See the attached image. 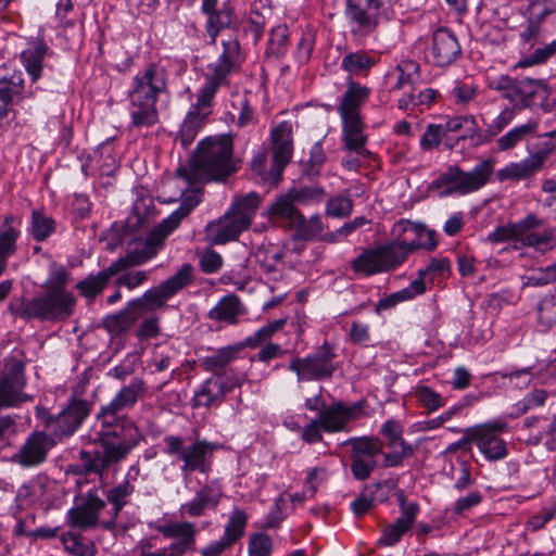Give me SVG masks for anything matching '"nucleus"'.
Segmentation results:
<instances>
[{"label": "nucleus", "mask_w": 556, "mask_h": 556, "mask_svg": "<svg viewBox=\"0 0 556 556\" xmlns=\"http://www.w3.org/2000/svg\"><path fill=\"white\" fill-rule=\"evenodd\" d=\"M200 202L201 195L199 191H192L190 194L185 195L179 207L163 219L149 235L141 250L128 252L125 256L115 260L108 268L97 274L88 275L76 283L75 289L83 298L89 301L93 300L102 293L115 275L129 267L147 263L156 255L165 238L180 225L181 220L188 216Z\"/></svg>", "instance_id": "obj_1"}, {"label": "nucleus", "mask_w": 556, "mask_h": 556, "mask_svg": "<svg viewBox=\"0 0 556 556\" xmlns=\"http://www.w3.org/2000/svg\"><path fill=\"white\" fill-rule=\"evenodd\" d=\"M240 161L233 154V141L228 135L210 136L197 147L188 167H179L177 176L192 184L198 178L226 181L239 170Z\"/></svg>", "instance_id": "obj_2"}, {"label": "nucleus", "mask_w": 556, "mask_h": 556, "mask_svg": "<svg viewBox=\"0 0 556 556\" xmlns=\"http://www.w3.org/2000/svg\"><path fill=\"white\" fill-rule=\"evenodd\" d=\"M99 429L94 442L106 452L109 458L119 463L137 447L142 434L136 424L126 415L97 414Z\"/></svg>", "instance_id": "obj_3"}, {"label": "nucleus", "mask_w": 556, "mask_h": 556, "mask_svg": "<svg viewBox=\"0 0 556 556\" xmlns=\"http://www.w3.org/2000/svg\"><path fill=\"white\" fill-rule=\"evenodd\" d=\"M75 305V295L66 289L45 288L37 296L11 303L9 309L24 319L61 321L74 314Z\"/></svg>", "instance_id": "obj_4"}, {"label": "nucleus", "mask_w": 556, "mask_h": 556, "mask_svg": "<svg viewBox=\"0 0 556 556\" xmlns=\"http://www.w3.org/2000/svg\"><path fill=\"white\" fill-rule=\"evenodd\" d=\"M543 225L544 219L542 217L529 213L516 223L496 227L488 235V240L492 243L514 240L523 247L547 252L556 247V236L555 230L551 227L536 231Z\"/></svg>", "instance_id": "obj_5"}, {"label": "nucleus", "mask_w": 556, "mask_h": 556, "mask_svg": "<svg viewBox=\"0 0 556 556\" xmlns=\"http://www.w3.org/2000/svg\"><path fill=\"white\" fill-rule=\"evenodd\" d=\"M495 161L484 159L465 172L458 165H450L432 182L431 188L440 190L441 195H467L483 188L494 172Z\"/></svg>", "instance_id": "obj_6"}, {"label": "nucleus", "mask_w": 556, "mask_h": 556, "mask_svg": "<svg viewBox=\"0 0 556 556\" xmlns=\"http://www.w3.org/2000/svg\"><path fill=\"white\" fill-rule=\"evenodd\" d=\"M155 530L165 539H175L168 546L156 548L157 536L140 540L137 543L139 556H185L195 549L197 529L190 521H170L156 525Z\"/></svg>", "instance_id": "obj_7"}, {"label": "nucleus", "mask_w": 556, "mask_h": 556, "mask_svg": "<svg viewBox=\"0 0 556 556\" xmlns=\"http://www.w3.org/2000/svg\"><path fill=\"white\" fill-rule=\"evenodd\" d=\"M489 87L497 91L502 98L513 104L511 108L521 111L535 106V99H546L549 88L543 79L529 77L514 78L508 75H500L490 80Z\"/></svg>", "instance_id": "obj_8"}, {"label": "nucleus", "mask_w": 556, "mask_h": 556, "mask_svg": "<svg viewBox=\"0 0 556 556\" xmlns=\"http://www.w3.org/2000/svg\"><path fill=\"white\" fill-rule=\"evenodd\" d=\"M163 442L165 444L164 453L182 462L180 470L184 473L208 472L212 467L213 453L218 448V444L200 439L185 445L184 438L179 435H166Z\"/></svg>", "instance_id": "obj_9"}, {"label": "nucleus", "mask_w": 556, "mask_h": 556, "mask_svg": "<svg viewBox=\"0 0 556 556\" xmlns=\"http://www.w3.org/2000/svg\"><path fill=\"white\" fill-rule=\"evenodd\" d=\"M341 118V143L346 154L341 165L349 170H357L370 160L372 153L367 149L368 135L362 117Z\"/></svg>", "instance_id": "obj_10"}, {"label": "nucleus", "mask_w": 556, "mask_h": 556, "mask_svg": "<svg viewBox=\"0 0 556 556\" xmlns=\"http://www.w3.org/2000/svg\"><path fill=\"white\" fill-rule=\"evenodd\" d=\"M403 252L389 242L364 249L359 255L352 260L351 268L354 273L365 277L389 273L403 264Z\"/></svg>", "instance_id": "obj_11"}, {"label": "nucleus", "mask_w": 556, "mask_h": 556, "mask_svg": "<svg viewBox=\"0 0 556 556\" xmlns=\"http://www.w3.org/2000/svg\"><path fill=\"white\" fill-rule=\"evenodd\" d=\"M193 279L192 265L184 264L175 275L161 282L157 287L149 289L141 299L134 300L131 303L140 312V315L143 311L159 309L165 305L167 300L189 287Z\"/></svg>", "instance_id": "obj_12"}, {"label": "nucleus", "mask_w": 556, "mask_h": 556, "mask_svg": "<svg viewBox=\"0 0 556 556\" xmlns=\"http://www.w3.org/2000/svg\"><path fill=\"white\" fill-rule=\"evenodd\" d=\"M223 52L216 62L208 65L210 73L205 75L204 84L197 94L214 102L215 96L220 86L228 84V76L233 71L235 63L239 56V42L236 39L223 41Z\"/></svg>", "instance_id": "obj_13"}, {"label": "nucleus", "mask_w": 556, "mask_h": 556, "mask_svg": "<svg viewBox=\"0 0 556 556\" xmlns=\"http://www.w3.org/2000/svg\"><path fill=\"white\" fill-rule=\"evenodd\" d=\"M334 358L336 353L330 344L324 342L314 353L305 357L293 358L289 364V369L296 374L299 381L329 379L336 370Z\"/></svg>", "instance_id": "obj_14"}, {"label": "nucleus", "mask_w": 556, "mask_h": 556, "mask_svg": "<svg viewBox=\"0 0 556 556\" xmlns=\"http://www.w3.org/2000/svg\"><path fill=\"white\" fill-rule=\"evenodd\" d=\"M351 446V471L358 481L370 477L377 468L376 457L382 453V442L375 437H353L342 443Z\"/></svg>", "instance_id": "obj_15"}, {"label": "nucleus", "mask_w": 556, "mask_h": 556, "mask_svg": "<svg viewBox=\"0 0 556 556\" xmlns=\"http://www.w3.org/2000/svg\"><path fill=\"white\" fill-rule=\"evenodd\" d=\"M391 235L393 238L391 241L392 245L404 253L403 263L412 252L418 249L431 251L437 247L432 231L408 219H401L395 223L392 227Z\"/></svg>", "instance_id": "obj_16"}, {"label": "nucleus", "mask_w": 556, "mask_h": 556, "mask_svg": "<svg viewBox=\"0 0 556 556\" xmlns=\"http://www.w3.org/2000/svg\"><path fill=\"white\" fill-rule=\"evenodd\" d=\"M90 408L86 400H73L58 415H48L45 427L56 441L74 434L89 415Z\"/></svg>", "instance_id": "obj_17"}, {"label": "nucleus", "mask_w": 556, "mask_h": 556, "mask_svg": "<svg viewBox=\"0 0 556 556\" xmlns=\"http://www.w3.org/2000/svg\"><path fill=\"white\" fill-rule=\"evenodd\" d=\"M365 401L346 404L342 401L333 402L318 414V421L327 433L349 432L351 422L364 416Z\"/></svg>", "instance_id": "obj_18"}, {"label": "nucleus", "mask_w": 556, "mask_h": 556, "mask_svg": "<svg viewBox=\"0 0 556 556\" xmlns=\"http://www.w3.org/2000/svg\"><path fill=\"white\" fill-rule=\"evenodd\" d=\"M167 88V72L164 66L150 63L132 77L128 96L159 101Z\"/></svg>", "instance_id": "obj_19"}, {"label": "nucleus", "mask_w": 556, "mask_h": 556, "mask_svg": "<svg viewBox=\"0 0 556 556\" xmlns=\"http://www.w3.org/2000/svg\"><path fill=\"white\" fill-rule=\"evenodd\" d=\"M394 0H346L345 16L356 31L369 34L379 24L380 14L392 5Z\"/></svg>", "instance_id": "obj_20"}, {"label": "nucleus", "mask_w": 556, "mask_h": 556, "mask_svg": "<svg viewBox=\"0 0 556 556\" xmlns=\"http://www.w3.org/2000/svg\"><path fill=\"white\" fill-rule=\"evenodd\" d=\"M555 150V143L543 141L536 151L519 162H510L496 172L500 181L523 180L536 174Z\"/></svg>", "instance_id": "obj_21"}, {"label": "nucleus", "mask_w": 556, "mask_h": 556, "mask_svg": "<svg viewBox=\"0 0 556 556\" xmlns=\"http://www.w3.org/2000/svg\"><path fill=\"white\" fill-rule=\"evenodd\" d=\"M25 384L24 364L15 358L9 361L0 378V409L29 401L23 393Z\"/></svg>", "instance_id": "obj_22"}, {"label": "nucleus", "mask_w": 556, "mask_h": 556, "mask_svg": "<svg viewBox=\"0 0 556 556\" xmlns=\"http://www.w3.org/2000/svg\"><path fill=\"white\" fill-rule=\"evenodd\" d=\"M202 97L197 94L195 102L191 105L182 121L180 130L176 137V141H179L184 148H188L194 141L213 113L214 102L207 99L205 102H202Z\"/></svg>", "instance_id": "obj_23"}, {"label": "nucleus", "mask_w": 556, "mask_h": 556, "mask_svg": "<svg viewBox=\"0 0 556 556\" xmlns=\"http://www.w3.org/2000/svg\"><path fill=\"white\" fill-rule=\"evenodd\" d=\"M380 433L387 439L388 446L393 448V452L383 454V467H399L405 458L413 456L414 447L403 439V427L399 421L388 419L381 426Z\"/></svg>", "instance_id": "obj_24"}, {"label": "nucleus", "mask_w": 556, "mask_h": 556, "mask_svg": "<svg viewBox=\"0 0 556 556\" xmlns=\"http://www.w3.org/2000/svg\"><path fill=\"white\" fill-rule=\"evenodd\" d=\"M105 507V502L96 491H89L80 496L74 507L67 511L68 523L79 529L94 528L99 521V514Z\"/></svg>", "instance_id": "obj_25"}, {"label": "nucleus", "mask_w": 556, "mask_h": 556, "mask_svg": "<svg viewBox=\"0 0 556 556\" xmlns=\"http://www.w3.org/2000/svg\"><path fill=\"white\" fill-rule=\"evenodd\" d=\"M56 444L55 440L43 431L33 432L14 455V460L22 467H36L41 465L49 451Z\"/></svg>", "instance_id": "obj_26"}, {"label": "nucleus", "mask_w": 556, "mask_h": 556, "mask_svg": "<svg viewBox=\"0 0 556 556\" xmlns=\"http://www.w3.org/2000/svg\"><path fill=\"white\" fill-rule=\"evenodd\" d=\"M273 141L274 176L282 177L285 167L292 156V126L289 122H281L270 132Z\"/></svg>", "instance_id": "obj_27"}, {"label": "nucleus", "mask_w": 556, "mask_h": 556, "mask_svg": "<svg viewBox=\"0 0 556 556\" xmlns=\"http://www.w3.org/2000/svg\"><path fill=\"white\" fill-rule=\"evenodd\" d=\"M420 78V64L415 60L403 59L386 73L384 84L389 92L401 91L406 87L415 90Z\"/></svg>", "instance_id": "obj_28"}, {"label": "nucleus", "mask_w": 556, "mask_h": 556, "mask_svg": "<svg viewBox=\"0 0 556 556\" xmlns=\"http://www.w3.org/2000/svg\"><path fill=\"white\" fill-rule=\"evenodd\" d=\"M460 51V45L453 31L442 27L433 33L430 54L437 66L444 67L452 64L458 58Z\"/></svg>", "instance_id": "obj_29"}, {"label": "nucleus", "mask_w": 556, "mask_h": 556, "mask_svg": "<svg viewBox=\"0 0 556 556\" xmlns=\"http://www.w3.org/2000/svg\"><path fill=\"white\" fill-rule=\"evenodd\" d=\"M262 215L274 224L292 229L303 220V214L298 210L296 202L289 191L277 195Z\"/></svg>", "instance_id": "obj_30"}, {"label": "nucleus", "mask_w": 556, "mask_h": 556, "mask_svg": "<svg viewBox=\"0 0 556 556\" xmlns=\"http://www.w3.org/2000/svg\"><path fill=\"white\" fill-rule=\"evenodd\" d=\"M147 384L141 378H134L131 381L124 386L110 403L103 405L99 412L108 413L111 415H123L125 410L131 409L138 400L146 393Z\"/></svg>", "instance_id": "obj_31"}, {"label": "nucleus", "mask_w": 556, "mask_h": 556, "mask_svg": "<svg viewBox=\"0 0 556 556\" xmlns=\"http://www.w3.org/2000/svg\"><path fill=\"white\" fill-rule=\"evenodd\" d=\"M243 231L244 228L227 211L216 220L207 223L204 228L205 240L211 245L236 241Z\"/></svg>", "instance_id": "obj_32"}, {"label": "nucleus", "mask_w": 556, "mask_h": 556, "mask_svg": "<svg viewBox=\"0 0 556 556\" xmlns=\"http://www.w3.org/2000/svg\"><path fill=\"white\" fill-rule=\"evenodd\" d=\"M369 96L370 89L367 86L350 79L337 109L340 117H362V105Z\"/></svg>", "instance_id": "obj_33"}, {"label": "nucleus", "mask_w": 556, "mask_h": 556, "mask_svg": "<svg viewBox=\"0 0 556 556\" xmlns=\"http://www.w3.org/2000/svg\"><path fill=\"white\" fill-rule=\"evenodd\" d=\"M222 490L214 482L205 484L197 491L194 497L180 506V513L188 517H200L205 509H214L222 498Z\"/></svg>", "instance_id": "obj_34"}, {"label": "nucleus", "mask_w": 556, "mask_h": 556, "mask_svg": "<svg viewBox=\"0 0 556 556\" xmlns=\"http://www.w3.org/2000/svg\"><path fill=\"white\" fill-rule=\"evenodd\" d=\"M263 201L255 191L245 194H236L227 212L247 230Z\"/></svg>", "instance_id": "obj_35"}, {"label": "nucleus", "mask_w": 556, "mask_h": 556, "mask_svg": "<svg viewBox=\"0 0 556 556\" xmlns=\"http://www.w3.org/2000/svg\"><path fill=\"white\" fill-rule=\"evenodd\" d=\"M218 0H203L201 10L207 15L206 30L214 42L219 31L229 27L233 23V11L230 5L224 3L220 9H216Z\"/></svg>", "instance_id": "obj_36"}, {"label": "nucleus", "mask_w": 556, "mask_h": 556, "mask_svg": "<svg viewBox=\"0 0 556 556\" xmlns=\"http://www.w3.org/2000/svg\"><path fill=\"white\" fill-rule=\"evenodd\" d=\"M130 126L149 128L159 123L157 101L128 96Z\"/></svg>", "instance_id": "obj_37"}, {"label": "nucleus", "mask_w": 556, "mask_h": 556, "mask_svg": "<svg viewBox=\"0 0 556 556\" xmlns=\"http://www.w3.org/2000/svg\"><path fill=\"white\" fill-rule=\"evenodd\" d=\"M247 313L240 298L233 293L223 296L217 304L210 309L207 317L217 323L237 325L241 316Z\"/></svg>", "instance_id": "obj_38"}, {"label": "nucleus", "mask_w": 556, "mask_h": 556, "mask_svg": "<svg viewBox=\"0 0 556 556\" xmlns=\"http://www.w3.org/2000/svg\"><path fill=\"white\" fill-rule=\"evenodd\" d=\"M117 464L113 458L106 456L104 450L86 451L81 450L78 455V463L73 465V472L76 475H99L101 476L112 465Z\"/></svg>", "instance_id": "obj_39"}, {"label": "nucleus", "mask_w": 556, "mask_h": 556, "mask_svg": "<svg viewBox=\"0 0 556 556\" xmlns=\"http://www.w3.org/2000/svg\"><path fill=\"white\" fill-rule=\"evenodd\" d=\"M473 443L490 462L505 458L508 454L506 443L498 435L486 429H473Z\"/></svg>", "instance_id": "obj_40"}, {"label": "nucleus", "mask_w": 556, "mask_h": 556, "mask_svg": "<svg viewBox=\"0 0 556 556\" xmlns=\"http://www.w3.org/2000/svg\"><path fill=\"white\" fill-rule=\"evenodd\" d=\"M139 475L140 467L138 464H134L128 468L125 479L109 490L106 497L109 503L112 504L115 515L123 509L127 504L126 498L134 493V482L138 479Z\"/></svg>", "instance_id": "obj_41"}, {"label": "nucleus", "mask_w": 556, "mask_h": 556, "mask_svg": "<svg viewBox=\"0 0 556 556\" xmlns=\"http://www.w3.org/2000/svg\"><path fill=\"white\" fill-rule=\"evenodd\" d=\"M241 350L239 345H228L216 350L212 355L200 358L203 370L213 372V376L224 377L226 367L232 363Z\"/></svg>", "instance_id": "obj_42"}, {"label": "nucleus", "mask_w": 556, "mask_h": 556, "mask_svg": "<svg viewBox=\"0 0 556 556\" xmlns=\"http://www.w3.org/2000/svg\"><path fill=\"white\" fill-rule=\"evenodd\" d=\"M50 52L42 40H36L21 53V61L33 83L41 77L42 62Z\"/></svg>", "instance_id": "obj_43"}, {"label": "nucleus", "mask_w": 556, "mask_h": 556, "mask_svg": "<svg viewBox=\"0 0 556 556\" xmlns=\"http://www.w3.org/2000/svg\"><path fill=\"white\" fill-rule=\"evenodd\" d=\"M24 79L21 72L0 77V119L9 113L10 105L23 91Z\"/></svg>", "instance_id": "obj_44"}, {"label": "nucleus", "mask_w": 556, "mask_h": 556, "mask_svg": "<svg viewBox=\"0 0 556 556\" xmlns=\"http://www.w3.org/2000/svg\"><path fill=\"white\" fill-rule=\"evenodd\" d=\"M13 222L14 216L8 215L0 226V276L7 268L9 257L15 253L16 241L21 235V231L12 226Z\"/></svg>", "instance_id": "obj_45"}, {"label": "nucleus", "mask_w": 556, "mask_h": 556, "mask_svg": "<svg viewBox=\"0 0 556 556\" xmlns=\"http://www.w3.org/2000/svg\"><path fill=\"white\" fill-rule=\"evenodd\" d=\"M538 128L539 121L534 118H530L527 123L513 127L496 139L497 150L501 152L513 150L528 137L536 134Z\"/></svg>", "instance_id": "obj_46"}, {"label": "nucleus", "mask_w": 556, "mask_h": 556, "mask_svg": "<svg viewBox=\"0 0 556 556\" xmlns=\"http://www.w3.org/2000/svg\"><path fill=\"white\" fill-rule=\"evenodd\" d=\"M140 312H138L134 304L130 302L127 308L117 314L108 316L104 319L105 329L114 336H119L127 332L135 323L139 319Z\"/></svg>", "instance_id": "obj_47"}, {"label": "nucleus", "mask_w": 556, "mask_h": 556, "mask_svg": "<svg viewBox=\"0 0 556 556\" xmlns=\"http://www.w3.org/2000/svg\"><path fill=\"white\" fill-rule=\"evenodd\" d=\"M376 60L366 51L346 53L341 61V68L350 75H367Z\"/></svg>", "instance_id": "obj_48"}, {"label": "nucleus", "mask_w": 556, "mask_h": 556, "mask_svg": "<svg viewBox=\"0 0 556 556\" xmlns=\"http://www.w3.org/2000/svg\"><path fill=\"white\" fill-rule=\"evenodd\" d=\"M56 229L55 220L43 211L34 210L31 212L28 231L38 242L47 240Z\"/></svg>", "instance_id": "obj_49"}, {"label": "nucleus", "mask_w": 556, "mask_h": 556, "mask_svg": "<svg viewBox=\"0 0 556 556\" xmlns=\"http://www.w3.org/2000/svg\"><path fill=\"white\" fill-rule=\"evenodd\" d=\"M64 549L72 556H94L97 548L93 542L81 534L67 532L61 535Z\"/></svg>", "instance_id": "obj_50"}, {"label": "nucleus", "mask_w": 556, "mask_h": 556, "mask_svg": "<svg viewBox=\"0 0 556 556\" xmlns=\"http://www.w3.org/2000/svg\"><path fill=\"white\" fill-rule=\"evenodd\" d=\"M441 127L444 130V136L448 132H458L463 128H466V131L460 135L457 140L477 138V141L479 142L480 132L477 131V122L472 115H464L450 118L445 124H441Z\"/></svg>", "instance_id": "obj_51"}, {"label": "nucleus", "mask_w": 556, "mask_h": 556, "mask_svg": "<svg viewBox=\"0 0 556 556\" xmlns=\"http://www.w3.org/2000/svg\"><path fill=\"white\" fill-rule=\"evenodd\" d=\"M251 170L258 178L260 182L268 184L271 186H276L281 177L274 176V163L271 162L270 167L267 168V150L261 149L258 150L252 161H251Z\"/></svg>", "instance_id": "obj_52"}, {"label": "nucleus", "mask_w": 556, "mask_h": 556, "mask_svg": "<svg viewBox=\"0 0 556 556\" xmlns=\"http://www.w3.org/2000/svg\"><path fill=\"white\" fill-rule=\"evenodd\" d=\"M516 108L506 106L503 109L488 126L485 134H479V143L490 141L492 138L498 136L507 126H509L517 114Z\"/></svg>", "instance_id": "obj_53"}, {"label": "nucleus", "mask_w": 556, "mask_h": 556, "mask_svg": "<svg viewBox=\"0 0 556 556\" xmlns=\"http://www.w3.org/2000/svg\"><path fill=\"white\" fill-rule=\"evenodd\" d=\"M451 274V262L446 257H433L425 268L418 270V279L426 285L427 281L433 282L435 279H446Z\"/></svg>", "instance_id": "obj_54"}, {"label": "nucleus", "mask_w": 556, "mask_h": 556, "mask_svg": "<svg viewBox=\"0 0 556 556\" xmlns=\"http://www.w3.org/2000/svg\"><path fill=\"white\" fill-rule=\"evenodd\" d=\"M248 516L241 509H235L225 526L222 539L231 547L243 536L247 527Z\"/></svg>", "instance_id": "obj_55"}, {"label": "nucleus", "mask_w": 556, "mask_h": 556, "mask_svg": "<svg viewBox=\"0 0 556 556\" xmlns=\"http://www.w3.org/2000/svg\"><path fill=\"white\" fill-rule=\"evenodd\" d=\"M547 397L548 394L545 390L534 389L514 404L510 416L513 418H518L531 409L542 407L545 405Z\"/></svg>", "instance_id": "obj_56"}, {"label": "nucleus", "mask_w": 556, "mask_h": 556, "mask_svg": "<svg viewBox=\"0 0 556 556\" xmlns=\"http://www.w3.org/2000/svg\"><path fill=\"white\" fill-rule=\"evenodd\" d=\"M556 53V39L543 47L536 48L531 54L522 56L515 65L516 68H527L546 63Z\"/></svg>", "instance_id": "obj_57"}, {"label": "nucleus", "mask_w": 556, "mask_h": 556, "mask_svg": "<svg viewBox=\"0 0 556 556\" xmlns=\"http://www.w3.org/2000/svg\"><path fill=\"white\" fill-rule=\"evenodd\" d=\"M503 380L516 389L523 390L528 388L532 380H538V372L533 367H526L514 371H497Z\"/></svg>", "instance_id": "obj_58"}, {"label": "nucleus", "mask_w": 556, "mask_h": 556, "mask_svg": "<svg viewBox=\"0 0 556 556\" xmlns=\"http://www.w3.org/2000/svg\"><path fill=\"white\" fill-rule=\"evenodd\" d=\"M193 407H211L219 406L222 400L217 394L216 389L213 387L212 378H207L200 388L195 391L192 399Z\"/></svg>", "instance_id": "obj_59"}, {"label": "nucleus", "mask_w": 556, "mask_h": 556, "mask_svg": "<svg viewBox=\"0 0 556 556\" xmlns=\"http://www.w3.org/2000/svg\"><path fill=\"white\" fill-rule=\"evenodd\" d=\"M286 318H280L268 323L255 331L252 336L248 337L244 341V345L254 349L262 343L267 342L276 332L280 331L286 326Z\"/></svg>", "instance_id": "obj_60"}, {"label": "nucleus", "mask_w": 556, "mask_h": 556, "mask_svg": "<svg viewBox=\"0 0 556 556\" xmlns=\"http://www.w3.org/2000/svg\"><path fill=\"white\" fill-rule=\"evenodd\" d=\"M353 211V200L348 193H341L328 200L326 205L327 215L333 218L348 217Z\"/></svg>", "instance_id": "obj_61"}, {"label": "nucleus", "mask_w": 556, "mask_h": 556, "mask_svg": "<svg viewBox=\"0 0 556 556\" xmlns=\"http://www.w3.org/2000/svg\"><path fill=\"white\" fill-rule=\"evenodd\" d=\"M289 31L286 25L273 27L268 39L267 53L274 56L282 55L287 50Z\"/></svg>", "instance_id": "obj_62"}, {"label": "nucleus", "mask_w": 556, "mask_h": 556, "mask_svg": "<svg viewBox=\"0 0 556 556\" xmlns=\"http://www.w3.org/2000/svg\"><path fill=\"white\" fill-rule=\"evenodd\" d=\"M382 488V483L376 482L365 486L364 492L351 503V509L355 515L362 516L368 513L375 503L374 494Z\"/></svg>", "instance_id": "obj_63"}, {"label": "nucleus", "mask_w": 556, "mask_h": 556, "mask_svg": "<svg viewBox=\"0 0 556 556\" xmlns=\"http://www.w3.org/2000/svg\"><path fill=\"white\" fill-rule=\"evenodd\" d=\"M538 321L544 330L556 323V300L553 295H546L539 302Z\"/></svg>", "instance_id": "obj_64"}]
</instances>
